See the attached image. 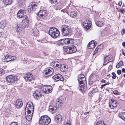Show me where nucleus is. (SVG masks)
Returning a JSON list of instances; mask_svg holds the SVG:
<instances>
[{
  "instance_id": "f257e3e1",
  "label": "nucleus",
  "mask_w": 125,
  "mask_h": 125,
  "mask_svg": "<svg viewBox=\"0 0 125 125\" xmlns=\"http://www.w3.org/2000/svg\"><path fill=\"white\" fill-rule=\"evenodd\" d=\"M78 80L79 83L80 90L81 91L86 90V81L84 76L83 74H80L78 76Z\"/></svg>"
},
{
  "instance_id": "f03ea898",
  "label": "nucleus",
  "mask_w": 125,
  "mask_h": 125,
  "mask_svg": "<svg viewBox=\"0 0 125 125\" xmlns=\"http://www.w3.org/2000/svg\"><path fill=\"white\" fill-rule=\"evenodd\" d=\"M51 121L50 118L47 115L41 116L40 118L39 123L41 125H47Z\"/></svg>"
},
{
  "instance_id": "7ed1b4c3",
  "label": "nucleus",
  "mask_w": 125,
  "mask_h": 125,
  "mask_svg": "<svg viewBox=\"0 0 125 125\" xmlns=\"http://www.w3.org/2000/svg\"><path fill=\"white\" fill-rule=\"evenodd\" d=\"M74 40L72 38H66L61 39L58 41V44L59 45H66L67 44H73Z\"/></svg>"
},
{
  "instance_id": "20e7f679",
  "label": "nucleus",
  "mask_w": 125,
  "mask_h": 125,
  "mask_svg": "<svg viewBox=\"0 0 125 125\" xmlns=\"http://www.w3.org/2000/svg\"><path fill=\"white\" fill-rule=\"evenodd\" d=\"M61 29L63 35L67 36L71 31V30L70 27L68 25H64L61 27Z\"/></svg>"
},
{
  "instance_id": "39448f33",
  "label": "nucleus",
  "mask_w": 125,
  "mask_h": 125,
  "mask_svg": "<svg viewBox=\"0 0 125 125\" xmlns=\"http://www.w3.org/2000/svg\"><path fill=\"white\" fill-rule=\"evenodd\" d=\"M49 34L52 38H56L60 35V32L55 28H51L49 31Z\"/></svg>"
},
{
  "instance_id": "423d86ee",
  "label": "nucleus",
  "mask_w": 125,
  "mask_h": 125,
  "mask_svg": "<svg viewBox=\"0 0 125 125\" xmlns=\"http://www.w3.org/2000/svg\"><path fill=\"white\" fill-rule=\"evenodd\" d=\"M76 48L74 45L66 47L64 50V53H65V54H71L74 53L76 52Z\"/></svg>"
},
{
  "instance_id": "0eeeda50",
  "label": "nucleus",
  "mask_w": 125,
  "mask_h": 125,
  "mask_svg": "<svg viewBox=\"0 0 125 125\" xmlns=\"http://www.w3.org/2000/svg\"><path fill=\"white\" fill-rule=\"evenodd\" d=\"M34 107L32 103H28L27 104L25 109V112H27L28 113H31V111L33 112Z\"/></svg>"
},
{
  "instance_id": "6e6552de",
  "label": "nucleus",
  "mask_w": 125,
  "mask_h": 125,
  "mask_svg": "<svg viewBox=\"0 0 125 125\" xmlns=\"http://www.w3.org/2000/svg\"><path fill=\"white\" fill-rule=\"evenodd\" d=\"M53 69L51 67H48L45 69L43 72V75L47 76L52 75L53 73Z\"/></svg>"
},
{
  "instance_id": "1a4fd4ad",
  "label": "nucleus",
  "mask_w": 125,
  "mask_h": 125,
  "mask_svg": "<svg viewBox=\"0 0 125 125\" xmlns=\"http://www.w3.org/2000/svg\"><path fill=\"white\" fill-rule=\"evenodd\" d=\"M16 77L13 75H9L6 77V80L9 83H13L16 80Z\"/></svg>"
},
{
  "instance_id": "9d476101",
  "label": "nucleus",
  "mask_w": 125,
  "mask_h": 125,
  "mask_svg": "<svg viewBox=\"0 0 125 125\" xmlns=\"http://www.w3.org/2000/svg\"><path fill=\"white\" fill-rule=\"evenodd\" d=\"M23 18L21 26L23 29L27 28L29 25V22L28 18L27 16Z\"/></svg>"
},
{
  "instance_id": "9b49d317",
  "label": "nucleus",
  "mask_w": 125,
  "mask_h": 125,
  "mask_svg": "<svg viewBox=\"0 0 125 125\" xmlns=\"http://www.w3.org/2000/svg\"><path fill=\"white\" fill-rule=\"evenodd\" d=\"M37 7V3L34 2L31 3L28 6V10L29 12L35 11Z\"/></svg>"
},
{
  "instance_id": "f8f14e48",
  "label": "nucleus",
  "mask_w": 125,
  "mask_h": 125,
  "mask_svg": "<svg viewBox=\"0 0 125 125\" xmlns=\"http://www.w3.org/2000/svg\"><path fill=\"white\" fill-rule=\"evenodd\" d=\"M42 91L41 90H36L34 92L33 96L37 99H39L42 95Z\"/></svg>"
},
{
  "instance_id": "ddd939ff",
  "label": "nucleus",
  "mask_w": 125,
  "mask_h": 125,
  "mask_svg": "<svg viewBox=\"0 0 125 125\" xmlns=\"http://www.w3.org/2000/svg\"><path fill=\"white\" fill-rule=\"evenodd\" d=\"M43 89L42 91L43 93L45 94L49 93L51 92L52 87L51 86H45L43 87Z\"/></svg>"
},
{
  "instance_id": "4468645a",
  "label": "nucleus",
  "mask_w": 125,
  "mask_h": 125,
  "mask_svg": "<svg viewBox=\"0 0 125 125\" xmlns=\"http://www.w3.org/2000/svg\"><path fill=\"white\" fill-rule=\"evenodd\" d=\"M26 11L25 10H20L17 13V15L18 17L20 18H24V16H27L25 15Z\"/></svg>"
},
{
  "instance_id": "2eb2a0df",
  "label": "nucleus",
  "mask_w": 125,
  "mask_h": 125,
  "mask_svg": "<svg viewBox=\"0 0 125 125\" xmlns=\"http://www.w3.org/2000/svg\"><path fill=\"white\" fill-rule=\"evenodd\" d=\"M47 15V11L46 10H40L38 13L37 15L41 18H43L46 17Z\"/></svg>"
},
{
  "instance_id": "dca6fc26",
  "label": "nucleus",
  "mask_w": 125,
  "mask_h": 125,
  "mask_svg": "<svg viewBox=\"0 0 125 125\" xmlns=\"http://www.w3.org/2000/svg\"><path fill=\"white\" fill-rule=\"evenodd\" d=\"M52 78L55 80L56 81L59 80L62 81L63 80V76L60 74H57L52 76Z\"/></svg>"
},
{
  "instance_id": "f3484780",
  "label": "nucleus",
  "mask_w": 125,
  "mask_h": 125,
  "mask_svg": "<svg viewBox=\"0 0 125 125\" xmlns=\"http://www.w3.org/2000/svg\"><path fill=\"white\" fill-rule=\"evenodd\" d=\"M91 22L89 20H87L86 21H84L83 23V25L84 28L87 30H88L90 28Z\"/></svg>"
},
{
  "instance_id": "a211bd4d",
  "label": "nucleus",
  "mask_w": 125,
  "mask_h": 125,
  "mask_svg": "<svg viewBox=\"0 0 125 125\" xmlns=\"http://www.w3.org/2000/svg\"><path fill=\"white\" fill-rule=\"evenodd\" d=\"M111 58L112 57L110 56H107L106 57H104V61L103 65H106L109 62H112L113 60H111Z\"/></svg>"
},
{
  "instance_id": "6ab92c4d",
  "label": "nucleus",
  "mask_w": 125,
  "mask_h": 125,
  "mask_svg": "<svg viewBox=\"0 0 125 125\" xmlns=\"http://www.w3.org/2000/svg\"><path fill=\"white\" fill-rule=\"evenodd\" d=\"M33 75L31 73H27L24 77L25 80L27 81H29L33 79Z\"/></svg>"
},
{
  "instance_id": "aec40b11",
  "label": "nucleus",
  "mask_w": 125,
  "mask_h": 125,
  "mask_svg": "<svg viewBox=\"0 0 125 125\" xmlns=\"http://www.w3.org/2000/svg\"><path fill=\"white\" fill-rule=\"evenodd\" d=\"M15 106L17 108H21L23 105L22 101L20 99H17L15 103Z\"/></svg>"
},
{
  "instance_id": "412c9836",
  "label": "nucleus",
  "mask_w": 125,
  "mask_h": 125,
  "mask_svg": "<svg viewBox=\"0 0 125 125\" xmlns=\"http://www.w3.org/2000/svg\"><path fill=\"white\" fill-rule=\"evenodd\" d=\"M96 43L95 41L93 40L90 42L88 45V47L89 49H93L96 46Z\"/></svg>"
},
{
  "instance_id": "4be33fe9",
  "label": "nucleus",
  "mask_w": 125,
  "mask_h": 125,
  "mask_svg": "<svg viewBox=\"0 0 125 125\" xmlns=\"http://www.w3.org/2000/svg\"><path fill=\"white\" fill-rule=\"evenodd\" d=\"M56 106L58 107H62L63 106V100L61 99L60 98H59L56 100Z\"/></svg>"
},
{
  "instance_id": "5701e85b",
  "label": "nucleus",
  "mask_w": 125,
  "mask_h": 125,
  "mask_svg": "<svg viewBox=\"0 0 125 125\" xmlns=\"http://www.w3.org/2000/svg\"><path fill=\"white\" fill-rule=\"evenodd\" d=\"M49 110L52 114L55 113L57 110V108L56 107L52 106H50L49 107Z\"/></svg>"
},
{
  "instance_id": "b1692460",
  "label": "nucleus",
  "mask_w": 125,
  "mask_h": 125,
  "mask_svg": "<svg viewBox=\"0 0 125 125\" xmlns=\"http://www.w3.org/2000/svg\"><path fill=\"white\" fill-rule=\"evenodd\" d=\"M112 101V104L111 105H109V106L111 109H113L117 106V103L116 101L114 99H111Z\"/></svg>"
},
{
  "instance_id": "393cba45",
  "label": "nucleus",
  "mask_w": 125,
  "mask_h": 125,
  "mask_svg": "<svg viewBox=\"0 0 125 125\" xmlns=\"http://www.w3.org/2000/svg\"><path fill=\"white\" fill-rule=\"evenodd\" d=\"M10 55H6L4 59H2V61L3 62H6L11 61V60L10 58Z\"/></svg>"
},
{
  "instance_id": "a878e982",
  "label": "nucleus",
  "mask_w": 125,
  "mask_h": 125,
  "mask_svg": "<svg viewBox=\"0 0 125 125\" xmlns=\"http://www.w3.org/2000/svg\"><path fill=\"white\" fill-rule=\"evenodd\" d=\"M32 34L33 35L36 37L38 36L39 35V32L37 29L34 28L32 29Z\"/></svg>"
},
{
  "instance_id": "bb28decb",
  "label": "nucleus",
  "mask_w": 125,
  "mask_h": 125,
  "mask_svg": "<svg viewBox=\"0 0 125 125\" xmlns=\"http://www.w3.org/2000/svg\"><path fill=\"white\" fill-rule=\"evenodd\" d=\"M6 23L5 20L2 21L0 23V27L2 29H3L6 26Z\"/></svg>"
},
{
  "instance_id": "cd10ccee",
  "label": "nucleus",
  "mask_w": 125,
  "mask_h": 125,
  "mask_svg": "<svg viewBox=\"0 0 125 125\" xmlns=\"http://www.w3.org/2000/svg\"><path fill=\"white\" fill-rule=\"evenodd\" d=\"M52 63L54 64L53 65L55 66V67H56V68L57 69V68H61L62 65L61 64L57 62L54 61L52 62Z\"/></svg>"
},
{
  "instance_id": "c85d7f7f",
  "label": "nucleus",
  "mask_w": 125,
  "mask_h": 125,
  "mask_svg": "<svg viewBox=\"0 0 125 125\" xmlns=\"http://www.w3.org/2000/svg\"><path fill=\"white\" fill-rule=\"evenodd\" d=\"M96 25L99 27L103 26L104 25V23L102 21H98L95 22Z\"/></svg>"
},
{
  "instance_id": "c756f323",
  "label": "nucleus",
  "mask_w": 125,
  "mask_h": 125,
  "mask_svg": "<svg viewBox=\"0 0 125 125\" xmlns=\"http://www.w3.org/2000/svg\"><path fill=\"white\" fill-rule=\"evenodd\" d=\"M70 16L73 18H75V19H77V18L76 17L77 14L75 11H73L70 13Z\"/></svg>"
},
{
  "instance_id": "7c9ffc66",
  "label": "nucleus",
  "mask_w": 125,
  "mask_h": 125,
  "mask_svg": "<svg viewBox=\"0 0 125 125\" xmlns=\"http://www.w3.org/2000/svg\"><path fill=\"white\" fill-rule=\"evenodd\" d=\"M3 2L6 5H10L12 2V0H3Z\"/></svg>"
},
{
  "instance_id": "2f4dec72",
  "label": "nucleus",
  "mask_w": 125,
  "mask_h": 125,
  "mask_svg": "<svg viewBox=\"0 0 125 125\" xmlns=\"http://www.w3.org/2000/svg\"><path fill=\"white\" fill-rule=\"evenodd\" d=\"M33 112L31 114V113H28L27 115L26 116V118L27 120L28 121H30L32 118V114H33Z\"/></svg>"
},
{
  "instance_id": "473e14b6",
  "label": "nucleus",
  "mask_w": 125,
  "mask_h": 125,
  "mask_svg": "<svg viewBox=\"0 0 125 125\" xmlns=\"http://www.w3.org/2000/svg\"><path fill=\"white\" fill-rule=\"evenodd\" d=\"M54 8L56 10H60L62 9L58 3L55 4Z\"/></svg>"
},
{
  "instance_id": "72a5a7b5",
  "label": "nucleus",
  "mask_w": 125,
  "mask_h": 125,
  "mask_svg": "<svg viewBox=\"0 0 125 125\" xmlns=\"http://www.w3.org/2000/svg\"><path fill=\"white\" fill-rule=\"evenodd\" d=\"M55 118L56 119L60 121H61L62 119V116L60 115H56L55 116Z\"/></svg>"
},
{
  "instance_id": "f704fd0d",
  "label": "nucleus",
  "mask_w": 125,
  "mask_h": 125,
  "mask_svg": "<svg viewBox=\"0 0 125 125\" xmlns=\"http://www.w3.org/2000/svg\"><path fill=\"white\" fill-rule=\"evenodd\" d=\"M60 5L61 7L62 8L66 4V3L64 1H62L58 2Z\"/></svg>"
},
{
  "instance_id": "c9c22d12",
  "label": "nucleus",
  "mask_w": 125,
  "mask_h": 125,
  "mask_svg": "<svg viewBox=\"0 0 125 125\" xmlns=\"http://www.w3.org/2000/svg\"><path fill=\"white\" fill-rule=\"evenodd\" d=\"M125 112L120 113L118 114L119 116L123 119V118H124V116L125 114Z\"/></svg>"
},
{
  "instance_id": "e433bc0d",
  "label": "nucleus",
  "mask_w": 125,
  "mask_h": 125,
  "mask_svg": "<svg viewBox=\"0 0 125 125\" xmlns=\"http://www.w3.org/2000/svg\"><path fill=\"white\" fill-rule=\"evenodd\" d=\"M22 28H23L22 27H21L17 26V28L16 29V31L17 32H20L22 30Z\"/></svg>"
},
{
  "instance_id": "4c0bfd02",
  "label": "nucleus",
  "mask_w": 125,
  "mask_h": 125,
  "mask_svg": "<svg viewBox=\"0 0 125 125\" xmlns=\"http://www.w3.org/2000/svg\"><path fill=\"white\" fill-rule=\"evenodd\" d=\"M5 72V70L2 68H0V76L4 74Z\"/></svg>"
},
{
  "instance_id": "58836bf2",
  "label": "nucleus",
  "mask_w": 125,
  "mask_h": 125,
  "mask_svg": "<svg viewBox=\"0 0 125 125\" xmlns=\"http://www.w3.org/2000/svg\"><path fill=\"white\" fill-rule=\"evenodd\" d=\"M95 125H105L104 123V122H102L101 121H99L97 122Z\"/></svg>"
},
{
  "instance_id": "ea45409f",
  "label": "nucleus",
  "mask_w": 125,
  "mask_h": 125,
  "mask_svg": "<svg viewBox=\"0 0 125 125\" xmlns=\"http://www.w3.org/2000/svg\"><path fill=\"white\" fill-rule=\"evenodd\" d=\"M49 1L52 4H55L57 2V0H49Z\"/></svg>"
},
{
  "instance_id": "a19ab883",
  "label": "nucleus",
  "mask_w": 125,
  "mask_h": 125,
  "mask_svg": "<svg viewBox=\"0 0 125 125\" xmlns=\"http://www.w3.org/2000/svg\"><path fill=\"white\" fill-rule=\"evenodd\" d=\"M112 74L113 75L112 78L114 79H115L116 77V76L115 73L114 72H112Z\"/></svg>"
},
{
  "instance_id": "79ce46f5",
  "label": "nucleus",
  "mask_w": 125,
  "mask_h": 125,
  "mask_svg": "<svg viewBox=\"0 0 125 125\" xmlns=\"http://www.w3.org/2000/svg\"><path fill=\"white\" fill-rule=\"evenodd\" d=\"M10 125H19L18 122H12Z\"/></svg>"
},
{
  "instance_id": "37998d69",
  "label": "nucleus",
  "mask_w": 125,
  "mask_h": 125,
  "mask_svg": "<svg viewBox=\"0 0 125 125\" xmlns=\"http://www.w3.org/2000/svg\"><path fill=\"white\" fill-rule=\"evenodd\" d=\"M4 35V33L2 32H0V37L2 38L3 37Z\"/></svg>"
},
{
  "instance_id": "c03bdc74",
  "label": "nucleus",
  "mask_w": 125,
  "mask_h": 125,
  "mask_svg": "<svg viewBox=\"0 0 125 125\" xmlns=\"http://www.w3.org/2000/svg\"><path fill=\"white\" fill-rule=\"evenodd\" d=\"M10 58L11 59V61H13L16 59V57L15 56H12L10 55Z\"/></svg>"
},
{
  "instance_id": "a18cd8bd",
  "label": "nucleus",
  "mask_w": 125,
  "mask_h": 125,
  "mask_svg": "<svg viewBox=\"0 0 125 125\" xmlns=\"http://www.w3.org/2000/svg\"><path fill=\"white\" fill-rule=\"evenodd\" d=\"M112 68V66L111 65H110L108 69L107 70V72H109V71H111V69Z\"/></svg>"
},
{
  "instance_id": "49530a36",
  "label": "nucleus",
  "mask_w": 125,
  "mask_h": 125,
  "mask_svg": "<svg viewBox=\"0 0 125 125\" xmlns=\"http://www.w3.org/2000/svg\"><path fill=\"white\" fill-rule=\"evenodd\" d=\"M113 93L115 94H119L120 93L119 92L115 90L113 91Z\"/></svg>"
},
{
  "instance_id": "de8ad7c7",
  "label": "nucleus",
  "mask_w": 125,
  "mask_h": 125,
  "mask_svg": "<svg viewBox=\"0 0 125 125\" xmlns=\"http://www.w3.org/2000/svg\"><path fill=\"white\" fill-rule=\"evenodd\" d=\"M91 91L93 93H95V92H97L98 91L97 89H94L93 90Z\"/></svg>"
},
{
  "instance_id": "09e8293b",
  "label": "nucleus",
  "mask_w": 125,
  "mask_h": 125,
  "mask_svg": "<svg viewBox=\"0 0 125 125\" xmlns=\"http://www.w3.org/2000/svg\"><path fill=\"white\" fill-rule=\"evenodd\" d=\"M93 93L91 91L88 94V95L90 96H92L93 95Z\"/></svg>"
},
{
  "instance_id": "8fccbe9b",
  "label": "nucleus",
  "mask_w": 125,
  "mask_h": 125,
  "mask_svg": "<svg viewBox=\"0 0 125 125\" xmlns=\"http://www.w3.org/2000/svg\"><path fill=\"white\" fill-rule=\"evenodd\" d=\"M119 64L120 66H122L123 65V62L122 61H120L119 62Z\"/></svg>"
},
{
  "instance_id": "3c124183",
  "label": "nucleus",
  "mask_w": 125,
  "mask_h": 125,
  "mask_svg": "<svg viewBox=\"0 0 125 125\" xmlns=\"http://www.w3.org/2000/svg\"><path fill=\"white\" fill-rule=\"evenodd\" d=\"M117 74L118 75H120L121 73V71L120 70H118L117 71Z\"/></svg>"
},
{
  "instance_id": "603ef678",
  "label": "nucleus",
  "mask_w": 125,
  "mask_h": 125,
  "mask_svg": "<svg viewBox=\"0 0 125 125\" xmlns=\"http://www.w3.org/2000/svg\"><path fill=\"white\" fill-rule=\"evenodd\" d=\"M101 46L100 45H99L96 48V49H99L100 50H101Z\"/></svg>"
},
{
  "instance_id": "864d4df0",
  "label": "nucleus",
  "mask_w": 125,
  "mask_h": 125,
  "mask_svg": "<svg viewBox=\"0 0 125 125\" xmlns=\"http://www.w3.org/2000/svg\"><path fill=\"white\" fill-rule=\"evenodd\" d=\"M116 68H119L120 67V66L119 64V63H118L116 64Z\"/></svg>"
},
{
  "instance_id": "5fc2aeb1",
  "label": "nucleus",
  "mask_w": 125,
  "mask_h": 125,
  "mask_svg": "<svg viewBox=\"0 0 125 125\" xmlns=\"http://www.w3.org/2000/svg\"><path fill=\"white\" fill-rule=\"evenodd\" d=\"M122 31L123 32V33L121 32V34L123 35L124 33H125V29H123L122 30Z\"/></svg>"
},
{
  "instance_id": "6e6d98bb",
  "label": "nucleus",
  "mask_w": 125,
  "mask_h": 125,
  "mask_svg": "<svg viewBox=\"0 0 125 125\" xmlns=\"http://www.w3.org/2000/svg\"><path fill=\"white\" fill-rule=\"evenodd\" d=\"M121 12L122 13H124L125 12V10H120Z\"/></svg>"
},
{
  "instance_id": "4d7b16f0",
  "label": "nucleus",
  "mask_w": 125,
  "mask_h": 125,
  "mask_svg": "<svg viewBox=\"0 0 125 125\" xmlns=\"http://www.w3.org/2000/svg\"><path fill=\"white\" fill-rule=\"evenodd\" d=\"M106 82V81L105 80H104V79H102L101 81V82L104 83H105Z\"/></svg>"
},
{
  "instance_id": "13d9d810",
  "label": "nucleus",
  "mask_w": 125,
  "mask_h": 125,
  "mask_svg": "<svg viewBox=\"0 0 125 125\" xmlns=\"http://www.w3.org/2000/svg\"><path fill=\"white\" fill-rule=\"evenodd\" d=\"M122 45L124 47H125V42H123Z\"/></svg>"
},
{
  "instance_id": "bf43d9fd",
  "label": "nucleus",
  "mask_w": 125,
  "mask_h": 125,
  "mask_svg": "<svg viewBox=\"0 0 125 125\" xmlns=\"http://www.w3.org/2000/svg\"><path fill=\"white\" fill-rule=\"evenodd\" d=\"M122 72L123 73H125V69L122 68Z\"/></svg>"
},
{
  "instance_id": "052dcab7",
  "label": "nucleus",
  "mask_w": 125,
  "mask_h": 125,
  "mask_svg": "<svg viewBox=\"0 0 125 125\" xmlns=\"http://www.w3.org/2000/svg\"><path fill=\"white\" fill-rule=\"evenodd\" d=\"M122 2L121 1H120L119 2L118 5L119 6H120L122 4Z\"/></svg>"
},
{
  "instance_id": "680f3d73",
  "label": "nucleus",
  "mask_w": 125,
  "mask_h": 125,
  "mask_svg": "<svg viewBox=\"0 0 125 125\" xmlns=\"http://www.w3.org/2000/svg\"><path fill=\"white\" fill-rule=\"evenodd\" d=\"M97 49H96V48L95 50L94 51V54L96 53L97 52H98V51H97Z\"/></svg>"
},
{
  "instance_id": "e2e57ef3",
  "label": "nucleus",
  "mask_w": 125,
  "mask_h": 125,
  "mask_svg": "<svg viewBox=\"0 0 125 125\" xmlns=\"http://www.w3.org/2000/svg\"><path fill=\"white\" fill-rule=\"evenodd\" d=\"M89 112H85V113H84V114L85 115H87L88 114H89Z\"/></svg>"
},
{
  "instance_id": "0e129e2a",
  "label": "nucleus",
  "mask_w": 125,
  "mask_h": 125,
  "mask_svg": "<svg viewBox=\"0 0 125 125\" xmlns=\"http://www.w3.org/2000/svg\"><path fill=\"white\" fill-rule=\"evenodd\" d=\"M105 84H103L102 85H101V88L102 89L103 88V87L104 86H105Z\"/></svg>"
},
{
  "instance_id": "69168bd1",
  "label": "nucleus",
  "mask_w": 125,
  "mask_h": 125,
  "mask_svg": "<svg viewBox=\"0 0 125 125\" xmlns=\"http://www.w3.org/2000/svg\"><path fill=\"white\" fill-rule=\"evenodd\" d=\"M109 83H107L105 84V85L106 86L107 85H108L109 84Z\"/></svg>"
},
{
  "instance_id": "338daca9",
  "label": "nucleus",
  "mask_w": 125,
  "mask_h": 125,
  "mask_svg": "<svg viewBox=\"0 0 125 125\" xmlns=\"http://www.w3.org/2000/svg\"><path fill=\"white\" fill-rule=\"evenodd\" d=\"M124 50H122V54H123V53H124Z\"/></svg>"
},
{
  "instance_id": "774afa93",
  "label": "nucleus",
  "mask_w": 125,
  "mask_h": 125,
  "mask_svg": "<svg viewBox=\"0 0 125 125\" xmlns=\"http://www.w3.org/2000/svg\"><path fill=\"white\" fill-rule=\"evenodd\" d=\"M123 54L125 56V53H123Z\"/></svg>"
}]
</instances>
